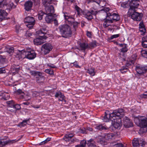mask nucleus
I'll return each mask as SVG.
<instances>
[{"label":"nucleus","instance_id":"1","mask_svg":"<svg viewBox=\"0 0 147 147\" xmlns=\"http://www.w3.org/2000/svg\"><path fill=\"white\" fill-rule=\"evenodd\" d=\"M109 8H104L103 9H101L98 11L100 13L105 16L106 18L104 19V23L103 24V26L105 28H106L110 25V24L113 23V20L114 17L113 13H107V11L109 10Z\"/></svg>","mask_w":147,"mask_h":147},{"label":"nucleus","instance_id":"12","mask_svg":"<svg viewBox=\"0 0 147 147\" xmlns=\"http://www.w3.org/2000/svg\"><path fill=\"white\" fill-rule=\"evenodd\" d=\"M65 19L68 22L69 24H72L75 21V19L72 15H70L67 12L64 13Z\"/></svg>","mask_w":147,"mask_h":147},{"label":"nucleus","instance_id":"9","mask_svg":"<svg viewBox=\"0 0 147 147\" xmlns=\"http://www.w3.org/2000/svg\"><path fill=\"white\" fill-rule=\"evenodd\" d=\"M53 49L51 45L49 43H46L42 45L41 50L45 55L49 53Z\"/></svg>","mask_w":147,"mask_h":147},{"label":"nucleus","instance_id":"52","mask_svg":"<svg viewBox=\"0 0 147 147\" xmlns=\"http://www.w3.org/2000/svg\"><path fill=\"white\" fill-rule=\"evenodd\" d=\"M16 110H19L21 109L20 105L18 104H15V103L13 107Z\"/></svg>","mask_w":147,"mask_h":147},{"label":"nucleus","instance_id":"26","mask_svg":"<svg viewBox=\"0 0 147 147\" xmlns=\"http://www.w3.org/2000/svg\"><path fill=\"white\" fill-rule=\"evenodd\" d=\"M88 147H96L95 141L93 139H91L87 141V143Z\"/></svg>","mask_w":147,"mask_h":147},{"label":"nucleus","instance_id":"30","mask_svg":"<svg viewBox=\"0 0 147 147\" xmlns=\"http://www.w3.org/2000/svg\"><path fill=\"white\" fill-rule=\"evenodd\" d=\"M111 146L113 147H123V145L121 143L115 142L111 143Z\"/></svg>","mask_w":147,"mask_h":147},{"label":"nucleus","instance_id":"64","mask_svg":"<svg viewBox=\"0 0 147 147\" xmlns=\"http://www.w3.org/2000/svg\"><path fill=\"white\" fill-rule=\"evenodd\" d=\"M33 96L34 97H36L39 95V93L36 91H35L33 93Z\"/></svg>","mask_w":147,"mask_h":147},{"label":"nucleus","instance_id":"32","mask_svg":"<svg viewBox=\"0 0 147 147\" xmlns=\"http://www.w3.org/2000/svg\"><path fill=\"white\" fill-rule=\"evenodd\" d=\"M86 141L83 140L81 142L80 145H76L75 147H86Z\"/></svg>","mask_w":147,"mask_h":147},{"label":"nucleus","instance_id":"34","mask_svg":"<svg viewBox=\"0 0 147 147\" xmlns=\"http://www.w3.org/2000/svg\"><path fill=\"white\" fill-rule=\"evenodd\" d=\"M16 93L18 95L20 94V98H24V93L21 90H18L16 92Z\"/></svg>","mask_w":147,"mask_h":147},{"label":"nucleus","instance_id":"37","mask_svg":"<svg viewBox=\"0 0 147 147\" xmlns=\"http://www.w3.org/2000/svg\"><path fill=\"white\" fill-rule=\"evenodd\" d=\"M52 0H42V3L44 6H48V4L50 5L51 3Z\"/></svg>","mask_w":147,"mask_h":147},{"label":"nucleus","instance_id":"63","mask_svg":"<svg viewBox=\"0 0 147 147\" xmlns=\"http://www.w3.org/2000/svg\"><path fill=\"white\" fill-rule=\"evenodd\" d=\"M62 93L60 92H58L56 93L55 95V96L56 98H58L59 97V96H61V94Z\"/></svg>","mask_w":147,"mask_h":147},{"label":"nucleus","instance_id":"54","mask_svg":"<svg viewBox=\"0 0 147 147\" xmlns=\"http://www.w3.org/2000/svg\"><path fill=\"white\" fill-rule=\"evenodd\" d=\"M75 8L78 12V15L80 14V11H81V9L77 5L75 6Z\"/></svg>","mask_w":147,"mask_h":147},{"label":"nucleus","instance_id":"23","mask_svg":"<svg viewBox=\"0 0 147 147\" xmlns=\"http://www.w3.org/2000/svg\"><path fill=\"white\" fill-rule=\"evenodd\" d=\"M121 120L120 117L118 118L117 122H114L113 126L116 129H118L121 126Z\"/></svg>","mask_w":147,"mask_h":147},{"label":"nucleus","instance_id":"16","mask_svg":"<svg viewBox=\"0 0 147 147\" xmlns=\"http://www.w3.org/2000/svg\"><path fill=\"white\" fill-rule=\"evenodd\" d=\"M123 125L124 127L126 128H129L133 126L132 123L127 117H126L124 119Z\"/></svg>","mask_w":147,"mask_h":147},{"label":"nucleus","instance_id":"47","mask_svg":"<svg viewBox=\"0 0 147 147\" xmlns=\"http://www.w3.org/2000/svg\"><path fill=\"white\" fill-rule=\"evenodd\" d=\"M46 73L49 74L50 75L53 74L54 72L53 70L51 69H49L45 70Z\"/></svg>","mask_w":147,"mask_h":147},{"label":"nucleus","instance_id":"29","mask_svg":"<svg viewBox=\"0 0 147 147\" xmlns=\"http://www.w3.org/2000/svg\"><path fill=\"white\" fill-rule=\"evenodd\" d=\"M95 128L96 129L100 130H107L108 129V127L107 126H104L102 124L96 125Z\"/></svg>","mask_w":147,"mask_h":147},{"label":"nucleus","instance_id":"18","mask_svg":"<svg viewBox=\"0 0 147 147\" xmlns=\"http://www.w3.org/2000/svg\"><path fill=\"white\" fill-rule=\"evenodd\" d=\"M32 5L33 3L31 1H26L24 4V8L26 11H28L31 9Z\"/></svg>","mask_w":147,"mask_h":147},{"label":"nucleus","instance_id":"19","mask_svg":"<svg viewBox=\"0 0 147 147\" xmlns=\"http://www.w3.org/2000/svg\"><path fill=\"white\" fill-rule=\"evenodd\" d=\"M79 45L80 49L82 50L85 51L86 49H88L89 48L88 44L86 42L80 43Z\"/></svg>","mask_w":147,"mask_h":147},{"label":"nucleus","instance_id":"27","mask_svg":"<svg viewBox=\"0 0 147 147\" xmlns=\"http://www.w3.org/2000/svg\"><path fill=\"white\" fill-rule=\"evenodd\" d=\"M107 141L103 137H101L98 138L97 141L98 143H99L102 145H105L107 144Z\"/></svg>","mask_w":147,"mask_h":147},{"label":"nucleus","instance_id":"55","mask_svg":"<svg viewBox=\"0 0 147 147\" xmlns=\"http://www.w3.org/2000/svg\"><path fill=\"white\" fill-rule=\"evenodd\" d=\"M58 98L59 99V100L63 101L64 100L65 101V97L64 96V95L62 94V93L61 94V96H59V97Z\"/></svg>","mask_w":147,"mask_h":147},{"label":"nucleus","instance_id":"38","mask_svg":"<svg viewBox=\"0 0 147 147\" xmlns=\"http://www.w3.org/2000/svg\"><path fill=\"white\" fill-rule=\"evenodd\" d=\"M16 6L15 5L13 2L10 1L9 2L8 4L7 7H8V8L9 9H14L16 7Z\"/></svg>","mask_w":147,"mask_h":147},{"label":"nucleus","instance_id":"33","mask_svg":"<svg viewBox=\"0 0 147 147\" xmlns=\"http://www.w3.org/2000/svg\"><path fill=\"white\" fill-rule=\"evenodd\" d=\"M94 68H90L87 70V72L91 76H93L95 75V72L94 71Z\"/></svg>","mask_w":147,"mask_h":147},{"label":"nucleus","instance_id":"2","mask_svg":"<svg viewBox=\"0 0 147 147\" xmlns=\"http://www.w3.org/2000/svg\"><path fill=\"white\" fill-rule=\"evenodd\" d=\"M57 30L61 35V36L65 38L71 37L72 33L71 27L67 24L61 25L58 27Z\"/></svg>","mask_w":147,"mask_h":147},{"label":"nucleus","instance_id":"22","mask_svg":"<svg viewBox=\"0 0 147 147\" xmlns=\"http://www.w3.org/2000/svg\"><path fill=\"white\" fill-rule=\"evenodd\" d=\"M20 69V66L18 65L12 64L11 66V70L13 73H18Z\"/></svg>","mask_w":147,"mask_h":147},{"label":"nucleus","instance_id":"8","mask_svg":"<svg viewBox=\"0 0 147 147\" xmlns=\"http://www.w3.org/2000/svg\"><path fill=\"white\" fill-rule=\"evenodd\" d=\"M24 22L25 23H27L28 24L26 26L30 29L32 28L35 23V20L34 18L30 16L26 17L24 19Z\"/></svg>","mask_w":147,"mask_h":147},{"label":"nucleus","instance_id":"10","mask_svg":"<svg viewBox=\"0 0 147 147\" xmlns=\"http://www.w3.org/2000/svg\"><path fill=\"white\" fill-rule=\"evenodd\" d=\"M136 70L137 73L140 74H144L147 71V65L144 66L138 65L136 67Z\"/></svg>","mask_w":147,"mask_h":147},{"label":"nucleus","instance_id":"13","mask_svg":"<svg viewBox=\"0 0 147 147\" xmlns=\"http://www.w3.org/2000/svg\"><path fill=\"white\" fill-rule=\"evenodd\" d=\"M140 1L139 0H131L129 3L130 8L129 9L136 10L139 5Z\"/></svg>","mask_w":147,"mask_h":147},{"label":"nucleus","instance_id":"5","mask_svg":"<svg viewBox=\"0 0 147 147\" xmlns=\"http://www.w3.org/2000/svg\"><path fill=\"white\" fill-rule=\"evenodd\" d=\"M20 52L21 54V58L23 57L22 56L25 55L24 57L26 58L29 59H34L36 56V53L33 51H31V49H26L21 50Z\"/></svg>","mask_w":147,"mask_h":147},{"label":"nucleus","instance_id":"46","mask_svg":"<svg viewBox=\"0 0 147 147\" xmlns=\"http://www.w3.org/2000/svg\"><path fill=\"white\" fill-rule=\"evenodd\" d=\"M141 53L142 57L147 58V49L142 51Z\"/></svg>","mask_w":147,"mask_h":147},{"label":"nucleus","instance_id":"14","mask_svg":"<svg viewBox=\"0 0 147 147\" xmlns=\"http://www.w3.org/2000/svg\"><path fill=\"white\" fill-rule=\"evenodd\" d=\"M120 117L117 115V113H114V111L109 114V119L111 121L113 122H117V121L118 118Z\"/></svg>","mask_w":147,"mask_h":147},{"label":"nucleus","instance_id":"53","mask_svg":"<svg viewBox=\"0 0 147 147\" xmlns=\"http://www.w3.org/2000/svg\"><path fill=\"white\" fill-rule=\"evenodd\" d=\"M127 45L126 47H123L122 49H121V52L123 53H125L127 52L128 51V49L127 48Z\"/></svg>","mask_w":147,"mask_h":147},{"label":"nucleus","instance_id":"17","mask_svg":"<svg viewBox=\"0 0 147 147\" xmlns=\"http://www.w3.org/2000/svg\"><path fill=\"white\" fill-rule=\"evenodd\" d=\"M30 73L31 75L34 76L36 77V78H38V79L36 80V81L39 80L40 78H41L43 76L42 75V74L38 71H30Z\"/></svg>","mask_w":147,"mask_h":147},{"label":"nucleus","instance_id":"59","mask_svg":"<svg viewBox=\"0 0 147 147\" xmlns=\"http://www.w3.org/2000/svg\"><path fill=\"white\" fill-rule=\"evenodd\" d=\"M119 36V34H114L111 36L110 37V39H112L114 38H116Z\"/></svg>","mask_w":147,"mask_h":147},{"label":"nucleus","instance_id":"61","mask_svg":"<svg viewBox=\"0 0 147 147\" xmlns=\"http://www.w3.org/2000/svg\"><path fill=\"white\" fill-rule=\"evenodd\" d=\"M47 66L49 67H51L52 68H56V66L55 65H54V64H51V63H49L47 64Z\"/></svg>","mask_w":147,"mask_h":147},{"label":"nucleus","instance_id":"58","mask_svg":"<svg viewBox=\"0 0 147 147\" xmlns=\"http://www.w3.org/2000/svg\"><path fill=\"white\" fill-rule=\"evenodd\" d=\"M71 64H73L74 65L76 68H80V66L78 64V62L77 61H75V62L71 63Z\"/></svg>","mask_w":147,"mask_h":147},{"label":"nucleus","instance_id":"45","mask_svg":"<svg viewBox=\"0 0 147 147\" xmlns=\"http://www.w3.org/2000/svg\"><path fill=\"white\" fill-rule=\"evenodd\" d=\"M44 14H45V13L42 11H40L38 15L39 20H41L42 18V16Z\"/></svg>","mask_w":147,"mask_h":147},{"label":"nucleus","instance_id":"15","mask_svg":"<svg viewBox=\"0 0 147 147\" xmlns=\"http://www.w3.org/2000/svg\"><path fill=\"white\" fill-rule=\"evenodd\" d=\"M7 13L4 10L0 9V21L9 19L7 17Z\"/></svg>","mask_w":147,"mask_h":147},{"label":"nucleus","instance_id":"25","mask_svg":"<svg viewBox=\"0 0 147 147\" xmlns=\"http://www.w3.org/2000/svg\"><path fill=\"white\" fill-rule=\"evenodd\" d=\"M53 15H47L45 18V20L47 23H50L53 21Z\"/></svg>","mask_w":147,"mask_h":147},{"label":"nucleus","instance_id":"4","mask_svg":"<svg viewBox=\"0 0 147 147\" xmlns=\"http://www.w3.org/2000/svg\"><path fill=\"white\" fill-rule=\"evenodd\" d=\"M36 34L39 37L34 39V42L35 45H40L46 42V40L47 37L45 35L46 34L45 33L39 30L36 32Z\"/></svg>","mask_w":147,"mask_h":147},{"label":"nucleus","instance_id":"39","mask_svg":"<svg viewBox=\"0 0 147 147\" xmlns=\"http://www.w3.org/2000/svg\"><path fill=\"white\" fill-rule=\"evenodd\" d=\"M6 103L8 106L12 108L13 107L15 104L14 102L12 100L7 101L6 102Z\"/></svg>","mask_w":147,"mask_h":147},{"label":"nucleus","instance_id":"44","mask_svg":"<svg viewBox=\"0 0 147 147\" xmlns=\"http://www.w3.org/2000/svg\"><path fill=\"white\" fill-rule=\"evenodd\" d=\"M6 61V58L4 56L0 55V62L1 64L4 63Z\"/></svg>","mask_w":147,"mask_h":147},{"label":"nucleus","instance_id":"49","mask_svg":"<svg viewBox=\"0 0 147 147\" xmlns=\"http://www.w3.org/2000/svg\"><path fill=\"white\" fill-rule=\"evenodd\" d=\"M51 139V138L48 137L44 141L42 142H41L40 144V145H42L43 144H44L47 143L49 141H50Z\"/></svg>","mask_w":147,"mask_h":147},{"label":"nucleus","instance_id":"36","mask_svg":"<svg viewBox=\"0 0 147 147\" xmlns=\"http://www.w3.org/2000/svg\"><path fill=\"white\" fill-rule=\"evenodd\" d=\"M9 94L6 92H4V93L2 94V96L1 99H3L4 100H7L9 98Z\"/></svg>","mask_w":147,"mask_h":147},{"label":"nucleus","instance_id":"62","mask_svg":"<svg viewBox=\"0 0 147 147\" xmlns=\"http://www.w3.org/2000/svg\"><path fill=\"white\" fill-rule=\"evenodd\" d=\"M142 46L144 48H147V41L142 42Z\"/></svg>","mask_w":147,"mask_h":147},{"label":"nucleus","instance_id":"50","mask_svg":"<svg viewBox=\"0 0 147 147\" xmlns=\"http://www.w3.org/2000/svg\"><path fill=\"white\" fill-rule=\"evenodd\" d=\"M28 120H23L22 122L20 123V126H24L27 124V121Z\"/></svg>","mask_w":147,"mask_h":147},{"label":"nucleus","instance_id":"7","mask_svg":"<svg viewBox=\"0 0 147 147\" xmlns=\"http://www.w3.org/2000/svg\"><path fill=\"white\" fill-rule=\"evenodd\" d=\"M74 136V134H66L64 136L63 138L64 140L67 142L70 141V142L68 144V146H70L71 144H73L74 142L78 141V140L76 138H72Z\"/></svg>","mask_w":147,"mask_h":147},{"label":"nucleus","instance_id":"56","mask_svg":"<svg viewBox=\"0 0 147 147\" xmlns=\"http://www.w3.org/2000/svg\"><path fill=\"white\" fill-rule=\"evenodd\" d=\"M90 12H91V15L92 16V15H96L98 13L97 11L95 10V9L90 10Z\"/></svg>","mask_w":147,"mask_h":147},{"label":"nucleus","instance_id":"60","mask_svg":"<svg viewBox=\"0 0 147 147\" xmlns=\"http://www.w3.org/2000/svg\"><path fill=\"white\" fill-rule=\"evenodd\" d=\"M79 23L77 22H75V21L73 22L71 24L73 25V27L75 29L77 27Z\"/></svg>","mask_w":147,"mask_h":147},{"label":"nucleus","instance_id":"43","mask_svg":"<svg viewBox=\"0 0 147 147\" xmlns=\"http://www.w3.org/2000/svg\"><path fill=\"white\" fill-rule=\"evenodd\" d=\"M128 69L127 67L125 66H123L119 69V70L122 74L125 73L127 71Z\"/></svg>","mask_w":147,"mask_h":147},{"label":"nucleus","instance_id":"42","mask_svg":"<svg viewBox=\"0 0 147 147\" xmlns=\"http://www.w3.org/2000/svg\"><path fill=\"white\" fill-rule=\"evenodd\" d=\"M8 4L6 0H3L1 3L0 5V7H7Z\"/></svg>","mask_w":147,"mask_h":147},{"label":"nucleus","instance_id":"11","mask_svg":"<svg viewBox=\"0 0 147 147\" xmlns=\"http://www.w3.org/2000/svg\"><path fill=\"white\" fill-rule=\"evenodd\" d=\"M45 14L47 15H53L54 12V9L53 7L50 5L48 6H45Z\"/></svg>","mask_w":147,"mask_h":147},{"label":"nucleus","instance_id":"28","mask_svg":"<svg viewBox=\"0 0 147 147\" xmlns=\"http://www.w3.org/2000/svg\"><path fill=\"white\" fill-rule=\"evenodd\" d=\"M139 139L134 138L132 140L133 146L134 147H138L140 145Z\"/></svg>","mask_w":147,"mask_h":147},{"label":"nucleus","instance_id":"21","mask_svg":"<svg viewBox=\"0 0 147 147\" xmlns=\"http://www.w3.org/2000/svg\"><path fill=\"white\" fill-rule=\"evenodd\" d=\"M83 14L88 20H91L93 18L91 12H90V11H84L83 12Z\"/></svg>","mask_w":147,"mask_h":147},{"label":"nucleus","instance_id":"35","mask_svg":"<svg viewBox=\"0 0 147 147\" xmlns=\"http://www.w3.org/2000/svg\"><path fill=\"white\" fill-rule=\"evenodd\" d=\"M113 14H114V18L113 20V22L119 21L120 19L119 16L117 14L114 13H113Z\"/></svg>","mask_w":147,"mask_h":147},{"label":"nucleus","instance_id":"24","mask_svg":"<svg viewBox=\"0 0 147 147\" xmlns=\"http://www.w3.org/2000/svg\"><path fill=\"white\" fill-rule=\"evenodd\" d=\"M139 28L140 31L142 32V34H143L146 32V29L145 26L142 22H141L139 24Z\"/></svg>","mask_w":147,"mask_h":147},{"label":"nucleus","instance_id":"40","mask_svg":"<svg viewBox=\"0 0 147 147\" xmlns=\"http://www.w3.org/2000/svg\"><path fill=\"white\" fill-rule=\"evenodd\" d=\"M108 114H107L106 112H105V115L103 118L102 119V120L105 122H108L110 120L109 119V117H107Z\"/></svg>","mask_w":147,"mask_h":147},{"label":"nucleus","instance_id":"57","mask_svg":"<svg viewBox=\"0 0 147 147\" xmlns=\"http://www.w3.org/2000/svg\"><path fill=\"white\" fill-rule=\"evenodd\" d=\"M7 51L10 54L13 52L14 50L13 47L9 48L7 49Z\"/></svg>","mask_w":147,"mask_h":147},{"label":"nucleus","instance_id":"6","mask_svg":"<svg viewBox=\"0 0 147 147\" xmlns=\"http://www.w3.org/2000/svg\"><path fill=\"white\" fill-rule=\"evenodd\" d=\"M129 9L128 11V14L131 16V18L134 20L136 21H140L142 18L141 13L136 12V10Z\"/></svg>","mask_w":147,"mask_h":147},{"label":"nucleus","instance_id":"41","mask_svg":"<svg viewBox=\"0 0 147 147\" xmlns=\"http://www.w3.org/2000/svg\"><path fill=\"white\" fill-rule=\"evenodd\" d=\"M88 45L89 47V49L95 47L97 46L96 42V41H93L89 43Z\"/></svg>","mask_w":147,"mask_h":147},{"label":"nucleus","instance_id":"31","mask_svg":"<svg viewBox=\"0 0 147 147\" xmlns=\"http://www.w3.org/2000/svg\"><path fill=\"white\" fill-rule=\"evenodd\" d=\"M113 135L112 134H105L103 137L107 141L110 139H111L113 137Z\"/></svg>","mask_w":147,"mask_h":147},{"label":"nucleus","instance_id":"51","mask_svg":"<svg viewBox=\"0 0 147 147\" xmlns=\"http://www.w3.org/2000/svg\"><path fill=\"white\" fill-rule=\"evenodd\" d=\"M121 7L124 8H126L128 7V3L126 2H122L121 4Z\"/></svg>","mask_w":147,"mask_h":147},{"label":"nucleus","instance_id":"20","mask_svg":"<svg viewBox=\"0 0 147 147\" xmlns=\"http://www.w3.org/2000/svg\"><path fill=\"white\" fill-rule=\"evenodd\" d=\"M114 111V113H117V115L121 118L124 116V110L122 108L119 109H118L115 110Z\"/></svg>","mask_w":147,"mask_h":147},{"label":"nucleus","instance_id":"48","mask_svg":"<svg viewBox=\"0 0 147 147\" xmlns=\"http://www.w3.org/2000/svg\"><path fill=\"white\" fill-rule=\"evenodd\" d=\"M134 62V60H130L129 62L126 63V65L125 67L128 68L132 64H133Z\"/></svg>","mask_w":147,"mask_h":147},{"label":"nucleus","instance_id":"3","mask_svg":"<svg viewBox=\"0 0 147 147\" xmlns=\"http://www.w3.org/2000/svg\"><path fill=\"white\" fill-rule=\"evenodd\" d=\"M135 124L141 127V130L143 132L147 131V118L143 116L136 117L134 119Z\"/></svg>","mask_w":147,"mask_h":147}]
</instances>
